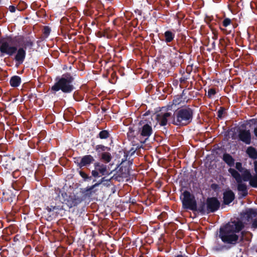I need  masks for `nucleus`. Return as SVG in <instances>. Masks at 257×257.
Listing matches in <instances>:
<instances>
[{"mask_svg": "<svg viewBox=\"0 0 257 257\" xmlns=\"http://www.w3.org/2000/svg\"><path fill=\"white\" fill-rule=\"evenodd\" d=\"M244 227L245 223L239 219L228 222L223 227H220L218 236L224 244H216L213 247V250L217 252L229 250L242 242L245 239Z\"/></svg>", "mask_w": 257, "mask_h": 257, "instance_id": "nucleus-1", "label": "nucleus"}, {"mask_svg": "<svg viewBox=\"0 0 257 257\" xmlns=\"http://www.w3.org/2000/svg\"><path fill=\"white\" fill-rule=\"evenodd\" d=\"M55 81L50 89L52 94H55L59 90L65 94L71 93L75 89L73 84L74 78L69 72L64 73L61 77H57Z\"/></svg>", "mask_w": 257, "mask_h": 257, "instance_id": "nucleus-2", "label": "nucleus"}, {"mask_svg": "<svg viewBox=\"0 0 257 257\" xmlns=\"http://www.w3.org/2000/svg\"><path fill=\"white\" fill-rule=\"evenodd\" d=\"M193 115L194 110L189 106L179 108L174 112L171 123L177 126H186L192 121Z\"/></svg>", "mask_w": 257, "mask_h": 257, "instance_id": "nucleus-3", "label": "nucleus"}, {"mask_svg": "<svg viewBox=\"0 0 257 257\" xmlns=\"http://www.w3.org/2000/svg\"><path fill=\"white\" fill-rule=\"evenodd\" d=\"M183 195V198L182 200L183 207L192 211H196L197 210V205L194 196L187 190L184 191Z\"/></svg>", "mask_w": 257, "mask_h": 257, "instance_id": "nucleus-4", "label": "nucleus"}, {"mask_svg": "<svg viewBox=\"0 0 257 257\" xmlns=\"http://www.w3.org/2000/svg\"><path fill=\"white\" fill-rule=\"evenodd\" d=\"M61 196L63 199V203L67 205L69 208L77 206L82 202L83 199L77 196L74 193H67L65 192L61 193Z\"/></svg>", "mask_w": 257, "mask_h": 257, "instance_id": "nucleus-5", "label": "nucleus"}, {"mask_svg": "<svg viewBox=\"0 0 257 257\" xmlns=\"http://www.w3.org/2000/svg\"><path fill=\"white\" fill-rule=\"evenodd\" d=\"M93 167L94 170L91 171V174L92 176L95 178L103 176H108L110 174L107 165L99 161H95L93 163Z\"/></svg>", "mask_w": 257, "mask_h": 257, "instance_id": "nucleus-6", "label": "nucleus"}, {"mask_svg": "<svg viewBox=\"0 0 257 257\" xmlns=\"http://www.w3.org/2000/svg\"><path fill=\"white\" fill-rule=\"evenodd\" d=\"M8 41V38L7 40L3 39H0V51L3 54H7L10 56H13L17 50V47L16 46H11Z\"/></svg>", "mask_w": 257, "mask_h": 257, "instance_id": "nucleus-7", "label": "nucleus"}, {"mask_svg": "<svg viewBox=\"0 0 257 257\" xmlns=\"http://www.w3.org/2000/svg\"><path fill=\"white\" fill-rule=\"evenodd\" d=\"M8 41L10 42H16L18 44L23 43V47L22 48H24V50L27 49H32L34 46V43L29 37L25 39L23 36L15 37L13 38L11 37H8Z\"/></svg>", "mask_w": 257, "mask_h": 257, "instance_id": "nucleus-8", "label": "nucleus"}, {"mask_svg": "<svg viewBox=\"0 0 257 257\" xmlns=\"http://www.w3.org/2000/svg\"><path fill=\"white\" fill-rule=\"evenodd\" d=\"M1 161L5 168L11 171L15 169L17 166L16 157L10 155L2 156Z\"/></svg>", "mask_w": 257, "mask_h": 257, "instance_id": "nucleus-9", "label": "nucleus"}, {"mask_svg": "<svg viewBox=\"0 0 257 257\" xmlns=\"http://www.w3.org/2000/svg\"><path fill=\"white\" fill-rule=\"evenodd\" d=\"M206 213H213L218 210L220 206V203L216 197H208L206 201Z\"/></svg>", "mask_w": 257, "mask_h": 257, "instance_id": "nucleus-10", "label": "nucleus"}, {"mask_svg": "<svg viewBox=\"0 0 257 257\" xmlns=\"http://www.w3.org/2000/svg\"><path fill=\"white\" fill-rule=\"evenodd\" d=\"M140 142L145 143L153 133L152 126L148 123L144 124L139 129Z\"/></svg>", "mask_w": 257, "mask_h": 257, "instance_id": "nucleus-11", "label": "nucleus"}, {"mask_svg": "<svg viewBox=\"0 0 257 257\" xmlns=\"http://www.w3.org/2000/svg\"><path fill=\"white\" fill-rule=\"evenodd\" d=\"M238 137L239 141L246 145L251 144V135L249 130H240L238 132Z\"/></svg>", "mask_w": 257, "mask_h": 257, "instance_id": "nucleus-12", "label": "nucleus"}, {"mask_svg": "<svg viewBox=\"0 0 257 257\" xmlns=\"http://www.w3.org/2000/svg\"><path fill=\"white\" fill-rule=\"evenodd\" d=\"M16 55L15 56L14 59L16 62V65L19 66L24 62L26 56V51L24 48H17Z\"/></svg>", "mask_w": 257, "mask_h": 257, "instance_id": "nucleus-13", "label": "nucleus"}, {"mask_svg": "<svg viewBox=\"0 0 257 257\" xmlns=\"http://www.w3.org/2000/svg\"><path fill=\"white\" fill-rule=\"evenodd\" d=\"M172 115L170 112L161 113L157 115V119L160 125L165 126L167 124L168 118L171 117L172 119Z\"/></svg>", "mask_w": 257, "mask_h": 257, "instance_id": "nucleus-14", "label": "nucleus"}, {"mask_svg": "<svg viewBox=\"0 0 257 257\" xmlns=\"http://www.w3.org/2000/svg\"><path fill=\"white\" fill-rule=\"evenodd\" d=\"M242 216L247 222L251 221L254 218H255L257 217V210L253 208L247 209L242 213Z\"/></svg>", "mask_w": 257, "mask_h": 257, "instance_id": "nucleus-15", "label": "nucleus"}, {"mask_svg": "<svg viewBox=\"0 0 257 257\" xmlns=\"http://www.w3.org/2000/svg\"><path fill=\"white\" fill-rule=\"evenodd\" d=\"M95 162V158L91 155H86L81 158V163L82 168L83 167H87Z\"/></svg>", "mask_w": 257, "mask_h": 257, "instance_id": "nucleus-16", "label": "nucleus"}, {"mask_svg": "<svg viewBox=\"0 0 257 257\" xmlns=\"http://www.w3.org/2000/svg\"><path fill=\"white\" fill-rule=\"evenodd\" d=\"M235 198V194L231 190L225 191L223 194V203L229 205Z\"/></svg>", "mask_w": 257, "mask_h": 257, "instance_id": "nucleus-17", "label": "nucleus"}, {"mask_svg": "<svg viewBox=\"0 0 257 257\" xmlns=\"http://www.w3.org/2000/svg\"><path fill=\"white\" fill-rule=\"evenodd\" d=\"M98 189H96L95 185H92L91 186H87L85 188L81 189V193L86 197H90L93 194L97 192Z\"/></svg>", "mask_w": 257, "mask_h": 257, "instance_id": "nucleus-18", "label": "nucleus"}, {"mask_svg": "<svg viewBox=\"0 0 257 257\" xmlns=\"http://www.w3.org/2000/svg\"><path fill=\"white\" fill-rule=\"evenodd\" d=\"M174 57L170 61L171 65L172 67H177L183 62V57L177 52L174 53Z\"/></svg>", "mask_w": 257, "mask_h": 257, "instance_id": "nucleus-19", "label": "nucleus"}, {"mask_svg": "<svg viewBox=\"0 0 257 257\" xmlns=\"http://www.w3.org/2000/svg\"><path fill=\"white\" fill-rule=\"evenodd\" d=\"M222 160L229 167H232L234 165V159L228 153H224L223 155Z\"/></svg>", "mask_w": 257, "mask_h": 257, "instance_id": "nucleus-20", "label": "nucleus"}, {"mask_svg": "<svg viewBox=\"0 0 257 257\" xmlns=\"http://www.w3.org/2000/svg\"><path fill=\"white\" fill-rule=\"evenodd\" d=\"M228 172L231 175L232 177L235 179L237 183L242 182V178L241 175L236 170L233 168H229Z\"/></svg>", "mask_w": 257, "mask_h": 257, "instance_id": "nucleus-21", "label": "nucleus"}, {"mask_svg": "<svg viewBox=\"0 0 257 257\" xmlns=\"http://www.w3.org/2000/svg\"><path fill=\"white\" fill-rule=\"evenodd\" d=\"M175 36V33H173L171 31H166L164 34L165 42L167 44L172 42L174 39Z\"/></svg>", "mask_w": 257, "mask_h": 257, "instance_id": "nucleus-22", "label": "nucleus"}, {"mask_svg": "<svg viewBox=\"0 0 257 257\" xmlns=\"http://www.w3.org/2000/svg\"><path fill=\"white\" fill-rule=\"evenodd\" d=\"M21 83V78L20 76L17 75L12 76L10 80V85L13 87H18Z\"/></svg>", "mask_w": 257, "mask_h": 257, "instance_id": "nucleus-23", "label": "nucleus"}, {"mask_svg": "<svg viewBox=\"0 0 257 257\" xmlns=\"http://www.w3.org/2000/svg\"><path fill=\"white\" fill-rule=\"evenodd\" d=\"M237 188L238 191L242 192V196L243 197H245L247 195L248 191L246 184L242 183V182L237 183Z\"/></svg>", "mask_w": 257, "mask_h": 257, "instance_id": "nucleus-24", "label": "nucleus"}, {"mask_svg": "<svg viewBox=\"0 0 257 257\" xmlns=\"http://www.w3.org/2000/svg\"><path fill=\"white\" fill-rule=\"evenodd\" d=\"M139 130L138 131H136L134 127H130L128 128V131L127 133V136L128 139L130 140H132L134 139L137 136H139Z\"/></svg>", "mask_w": 257, "mask_h": 257, "instance_id": "nucleus-25", "label": "nucleus"}, {"mask_svg": "<svg viewBox=\"0 0 257 257\" xmlns=\"http://www.w3.org/2000/svg\"><path fill=\"white\" fill-rule=\"evenodd\" d=\"M100 158L105 163H108L111 161L112 156L110 153L104 152L101 154Z\"/></svg>", "mask_w": 257, "mask_h": 257, "instance_id": "nucleus-26", "label": "nucleus"}, {"mask_svg": "<svg viewBox=\"0 0 257 257\" xmlns=\"http://www.w3.org/2000/svg\"><path fill=\"white\" fill-rule=\"evenodd\" d=\"M110 136L109 132L108 130H103L101 131L96 136V138L101 140H106Z\"/></svg>", "mask_w": 257, "mask_h": 257, "instance_id": "nucleus-27", "label": "nucleus"}, {"mask_svg": "<svg viewBox=\"0 0 257 257\" xmlns=\"http://www.w3.org/2000/svg\"><path fill=\"white\" fill-rule=\"evenodd\" d=\"M246 153L250 158L253 159L257 158V151L255 149L252 147H249L247 149Z\"/></svg>", "mask_w": 257, "mask_h": 257, "instance_id": "nucleus-28", "label": "nucleus"}, {"mask_svg": "<svg viewBox=\"0 0 257 257\" xmlns=\"http://www.w3.org/2000/svg\"><path fill=\"white\" fill-rule=\"evenodd\" d=\"M95 150L98 153H99L101 152H104L105 151H109L110 148L102 145H97L96 146Z\"/></svg>", "mask_w": 257, "mask_h": 257, "instance_id": "nucleus-29", "label": "nucleus"}, {"mask_svg": "<svg viewBox=\"0 0 257 257\" xmlns=\"http://www.w3.org/2000/svg\"><path fill=\"white\" fill-rule=\"evenodd\" d=\"M251 177L252 176L248 170H246L242 174V181H250Z\"/></svg>", "mask_w": 257, "mask_h": 257, "instance_id": "nucleus-30", "label": "nucleus"}, {"mask_svg": "<svg viewBox=\"0 0 257 257\" xmlns=\"http://www.w3.org/2000/svg\"><path fill=\"white\" fill-rule=\"evenodd\" d=\"M79 175L83 179L84 181H87L89 180H91L92 178V175L89 176L87 174H86L85 172L82 171L81 170L79 171Z\"/></svg>", "mask_w": 257, "mask_h": 257, "instance_id": "nucleus-31", "label": "nucleus"}, {"mask_svg": "<svg viewBox=\"0 0 257 257\" xmlns=\"http://www.w3.org/2000/svg\"><path fill=\"white\" fill-rule=\"evenodd\" d=\"M206 205V203L204 202H202L199 205V207H197V210L199 212H200L202 214H205L206 213V210H205V206Z\"/></svg>", "mask_w": 257, "mask_h": 257, "instance_id": "nucleus-32", "label": "nucleus"}, {"mask_svg": "<svg viewBox=\"0 0 257 257\" xmlns=\"http://www.w3.org/2000/svg\"><path fill=\"white\" fill-rule=\"evenodd\" d=\"M249 185L253 188H257V175L252 176L249 181Z\"/></svg>", "mask_w": 257, "mask_h": 257, "instance_id": "nucleus-33", "label": "nucleus"}, {"mask_svg": "<svg viewBox=\"0 0 257 257\" xmlns=\"http://www.w3.org/2000/svg\"><path fill=\"white\" fill-rule=\"evenodd\" d=\"M225 113L226 109L224 107H220L217 111V116L219 118L222 119Z\"/></svg>", "mask_w": 257, "mask_h": 257, "instance_id": "nucleus-34", "label": "nucleus"}, {"mask_svg": "<svg viewBox=\"0 0 257 257\" xmlns=\"http://www.w3.org/2000/svg\"><path fill=\"white\" fill-rule=\"evenodd\" d=\"M182 96H180L179 95H176L173 100V104L176 105L180 104L182 101Z\"/></svg>", "mask_w": 257, "mask_h": 257, "instance_id": "nucleus-35", "label": "nucleus"}, {"mask_svg": "<svg viewBox=\"0 0 257 257\" xmlns=\"http://www.w3.org/2000/svg\"><path fill=\"white\" fill-rule=\"evenodd\" d=\"M73 96L74 99L77 101H80L83 99V97L77 91L74 92Z\"/></svg>", "mask_w": 257, "mask_h": 257, "instance_id": "nucleus-36", "label": "nucleus"}, {"mask_svg": "<svg viewBox=\"0 0 257 257\" xmlns=\"http://www.w3.org/2000/svg\"><path fill=\"white\" fill-rule=\"evenodd\" d=\"M216 93V90L215 88H210L208 90L207 97L209 98H211L212 97V96L213 95H215Z\"/></svg>", "mask_w": 257, "mask_h": 257, "instance_id": "nucleus-37", "label": "nucleus"}, {"mask_svg": "<svg viewBox=\"0 0 257 257\" xmlns=\"http://www.w3.org/2000/svg\"><path fill=\"white\" fill-rule=\"evenodd\" d=\"M110 179H106L105 177H102L100 180H99L96 183H95L94 185H95V187H97L99 186L100 184H101L102 183H103L105 181H110Z\"/></svg>", "mask_w": 257, "mask_h": 257, "instance_id": "nucleus-38", "label": "nucleus"}, {"mask_svg": "<svg viewBox=\"0 0 257 257\" xmlns=\"http://www.w3.org/2000/svg\"><path fill=\"white\" fill-rule=\"evenodd\" d=\"M81 158V157H76L74 158V162L75 164L76 165L77 167H78L80 169L82 168Z\"/></svg>", "mask_w": 257, "mask_h": 257, "instance_id": "nucleus-39", "label": "nucleus"}, {"mask_svg": "<svg viewBox=\"0 0 257 257\" xmlns=\"http://www.w3.org/2000/svg\"><path fill=\"white\" fill-rule=\"evenodd\" d=\"M63 206L62 205H54V211L56 213H59L60 211L63 210Z\"/></svg>", "mask_w": 257, "mask_h": 257, "instance_id": "nucleus-40", "label": "nucleus"}, {"mask_svg": "<svg viewBox=\"0 0 257 257\" xmlns=\"http://www.w3.org/2000/svg\"><path fill=\"white\" fill-rule=\"evenodd\" d=\"M231 24V20L229 18H225L222 22V25L226 27Z\"/></svg>", "mask_w": 257, "mask_h": 257, "instance_id": "nucleus-41", "label": "nucleus"}, {"mask_svg": "<svg viewBox=\"0 0 257 257\" xmlns=\"http://www.w3.org/2000/svg\"><path fill=\"white\" fill-rule=\"evenodd\" d=\"M235 168L240 172H242L243 171V168L242 167V164L240 162H236L235 164Z\"/></svg>", "mask_w": 257, "mask_h": 257, "instance_id": "nucleus-42", "label": "nucleus"}, {"mask_svg": "<svg viewBox=\"0 0 257 257\" xmlns=\"http://www.w3.org/2000/svg\"><path fill=\"white\" fill-rule=\"evenodd\" d=\"M16 10H18L19 11H20V10L17 8V7H16L13 5H11L9 6V10L11 13H15L16 11Z\"/></svg>", "mask_w": 257, "mask_h": 257, "instance_id": "nucleus-43", "label": "nucleus"}, {"mask_svg": "<svg viewBox=\"0 0 257 257\" xmlns=\"http://www.w3.org/2000/svg\"><path fill=\"white\" fill-rule=\"evenodd\" d=\"M50 33V28L47 26L45 27L44 29V32H43L44 34L46 36H48L49 35Z\"/></svg>", "mask_w": 257, "mask_h": 257, "instance_id": "nucleus-44", "label": "nucleus"}, {"mask_svg": "<svg viewBox=\"0 0 257 257\" xmlns=\"http://www.w3.org/2000/svg\"><path fill=\"white\" fill-rule=\"evenodd\" d=\"M251 222V227L253 229L257 228V218L254 219Z\"/></svg>", "mask_w": 257, "mask_h": 257, "instance_id": "nucleus-45", "label": "nucleus"}, {"mask_svg": "<svg viewBox=\"0 0 257 257\" xmlns=\"http://www.w3.org/2000/svg\"><path fill=\"white\" fill-rule=\"evenodd\" d=\"M188 79V77H187V76H183V77H181L180 78V82L181 83H184L186 82L187 80Z\"/></svg>", "mask_w": 257, "mask_h": 257, "instance_id": "nucleus-46", "label": "nucleus"}, {"mask_svg": "<svg viewBox=\"0 0 257 257\" xmlns=\"http://www.w3.org/2000/svg\"><path fill=\"white\" fill-rule=\"evenodd\" d=\"M219 186L218 184L213 183L211 185V188L213 190H216L218 189Z\"/></svg>", "mask_w": 257, "mask_h": 257, "instance_id": "nucleus-47", "label": "nucleus"}, {"mask_svg": "<svg viewBox=\"0 0 257 257\" xmlns=\"http://www.w3.org/2000/svg\"><path fill=\"white\" fill-rule=\"evenodd\" d=\"M249 123H251L252 124L256 125L257 126V119L256 118H252L248 120Z\"/></svg>", "mask_w": 257, "mask_h": 257, "instance_id": "nucleus-48", "label": "nucleus"}, {"mask_svg": "<svg viewBox=\"0 0 257 257\" xmlns=\"http://www.w3.org/2000/svg\"><path fill=\"white\" fill-rule=\"evenodd\" d=\"M213 36H212V39L214 40H216L218 38V34L216 31H213Z\"/></svg>", "mask_w": 257, "mask_h": 257, "instance_id": "nucleus-49", "label": "nucleus"}, {"mask_svg": "<svg viewBox=\"0 0 257 257\" xmlns=\"http://www.w3.org/2000/svg\"><path fill=\"white\" fill-rule=\"evenodd\" d=\"M20 236L19 234L16 235L13 238V240L14 242H17L19 241Z\"/></svg>", "mask_w": 257, "mask_h": 257, "instance_id": "nucleus-50", "label": "nucleus"}, {"mask_svg": "<svg viewBox=\"0 0 257 257\" xmlns=\"http://www.w3.org/2000/svg\"><path fill=\"white\" fill-rule=\"evenodd\" d=\"M254 171L255 172V175H257V161H254Z\"/></svg>", "mask_w": 257, "mask_h": 257, "instance_id": "nucleus-51", "label": "nucleus"}, {"mask_svg": "<svg viewBox=\"0 0 257 257\" xmlns=\"http://www.w3.org/2000/svg\"><path fill=\"white\" fill-rule=\"evenodd\" d=\"M253 133L255 137L257 138V126L254 128Z\"/></svg>", "mask_w": 257, "mask_h": 257, "instance_id": "nucleus-52", "label": "nucleus"}, {"mask_svg": "<svg viewBox=\"0 0 257 257\" xmlns=\"http://www.w3.org/2000/svg\"><path fill=\"white\" fill-rule=\"evenodd\" d=\"M19 173V171H18L17 170V169L13 172V176L14 177V178H16V177L15 176H16L17 174Z\"/></svg>", "mask_w": 257, "mask_h": 257, "instance_id": "nucleus-53", "label": "nucleus"}, {"mask_svg": "<svg viewBox=\"0 0 257 257\" xmlns=\"http://www.w3.org/2000/svg\"><path fill=\"white\" fill-rule=\"evenodd\" d=\"M46 210L48 211V212L50 213L51 212L53 211L51 208L49 207V206H47L46 208Z\"/></svg>", "mask_w": 257, "mask_h": 257, "instance_id": "nucleus-54", "label": "nucleus"}, {"mask_svg": "<svg viewBox=\"0 0 257 257\" xmlns=\"http://www.w3.org/2000/svg\"><path fill=\"white\" fill-rule=\"evenodd\" d=\"M185 90H183L181 94L179 96H182V98H183V97L185 95Z\"/></svg>", "mask_w": 257, "mask_h": 257, "instance_id": "nucleus-55", "label": "nucleus"}, {"mask_svg": "<svg viewBox=\"0 0 257 257\" xmlns=\"http://www.w3.org/2000/svg\"><path fill=\"white\" fill-rule=\"evenodd\" d=\"M49 207L51 208L52 210L54 211V205H51L49 206Z\"/></svg>", "mask_w": 257, "mask_h": 257, "instance_id": "nucleus-56", "label": "nucleus"}, {"mask_svg": "<svg viewBox=\"0 0 257 257\" xmlns=\"http://www.w3.org/2000/svg\"><path fill=\"white\" fill-rule=\"evenodd\" d=\"M101 109H102V111H103V112H105L106 110V109L104 107H101Z\"/></svg>", "mask_w": 257, "mask_h": 257, "instance_id": "nucleus-57", "label": "nucleus"}, {"mask_svg": "<svg viewBox=\"0 0 257 257\" xmlns=\"http://www.w3.org/2000/svg\"><path fill=\"white\" fill-rule=\"evenodd\" d=\"M212 46H213V47H215V41H213V42H212Z\"/></svg>", "mask_w": 257, "mask_h": 257, "instance_id": "nucleus-58", "label": "nucleus"}, {"mask_svg": "<svg viewBox=\"0 0 257 257\" xmlns=\"http://www.w3.org/2000/svg\"><path fill=\"white\" fill-rule=\"evenodd\" d=\"M147 114H148V113H147V112H146V113H145L144 114V115H147Z\"/></svg>", "mask_w": 257, "mask_h": 257, "instance_id": "nucleus-59", "label": "nucleus"}, {"mask_svg": "<svg viewBox=\"0 0 257 257\" xmlns=\"http://www.w3.org/2000/svg\"><path fill=\"white\" fill-rule=\"evenodd\" d=\"M95 181H96V180H95V179H94V180H93V182H95Z\"/></svg>", "mask_w": 257, "mask_h": 257, "instance_id": "nucleus-60", "label": "nucleus"}, {"mask_svg": "<svg viewBox=\"0 0 257 257\" xmlns=\"http://www.w3.org/2000/svg\"><path fill=\"white\" fill-rule=\"evenodd\" d=\"M139 257H144L143 255H140Z\"/></svg>", "mask_w": 257, "mask_h": 257, "instance_id": "nucleus-61", "label": "nucleus"}, {"mask_svg": "<svg viewBox=\"0 0 257 257\" xmlns=\"http://www.w3.org/2000/svg\"><path fill=\"white\" fill-rule=\"evenodd\" d=\"M222 40H223V39H220V42Z\"/></svg>", "mask_w": 257, "mask_h": 257, "instance_id": "nucleus-62", "label": "nucleus"}]
</instances>
